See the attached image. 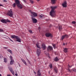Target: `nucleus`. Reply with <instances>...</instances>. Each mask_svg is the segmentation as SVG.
Here are the masks:
<instances>
[{
  "label": "nucleus",
  "instance_id": "nucleus-13",
  "mask_svg": "<svg viewBox=\"0 0 76 76\" xmlns=\"http://www.w3.org/2000/svg\"><path fill=\"white\" fill-rule=\"evenodd\" d=\"M48 51L49 50L50 51H52L53 50V47L49 46L48 47Z\"/></svg>",
  "mask_w": 76,
  "mask_h": 76
},
{
  "label": "nucleus",
  "instance_id": "nucleus-17",
  "mask_svg": "<svg viewBox=\"0 0 76 76\" xmlns=\"http://www.w3.org/2000/svg\"><path fill=\"white\" fill-rule=\"evenodd\" d=\"M54 70L55 73H57V72H58V69H57V68L55 67L54 69Z\"/></svg>",
  "mask_w": 76,
  "mask_h": 76
},
{
  "label": "nucleus",
  "instance_id": "nucleus-46",
  "mask_svg": "<svg viewBox=\"0 0 76 76\" xmlns=\"http://www.w3.org/2000/svg\"><path fill=\"white\" fill-rule=\"evenodd\" d=\"M28 63H29V64H30L31 65V62H29Z\"/></svg>",
  "mask_w": 76,
  "mask_h": 76
},
{
  "label": "nucleus",
  "instance_id": "nucleus-22",
  "mask_svg": "<svg viewBox=\"0 0 76 76\" xmlns=\"http://www.w3.org/2000/svg\"><path fill=\"white\" fill-rule=\"evenodd\" d=\"M49 66L50 67V69H52L53 67V64H50L49 65Z\"/></svg>",
  "mask_w": 76,
  "mask_h": 76
},
{
  "label": "nucleus",
  "instance_id": "nucleus-56",
  "mask_svg": "<svg viewBox=\"0 0 76 76\" xmlns=\"http://www.w3.org/2000/svg\"><path fill=\"white\" fill-rule=\"evenodd\" d=\"M10 60H12V58H11Z\"/></svg>",
  "mask_w": 76,
  "mask_h": 76
},
{
  "label": "nucleus",
  "instance_id": "nucleus-15",
  "mask_svg": "<svg viewBox=\"0 0 76 76\" xmlns=\"http://www.w3.org/2000/svg\"><path fill=\"white\" fill-rule=\"evenodd\" d=\"M1 22L4 23H6V20L4 19H1Z\"/></svg>",
  "mask_w": 76,
  "mask_h": 76
},
{
  "label": "nucleus",
  "instance_id": "nucleus-23",
  "mask_svg": "<svg viewBox=\"0 0 76 76\" xmlns=\"http://www.w3.org/2000/svg\"><path fill=\"white\" fill-rule=\"evenodd\" d=\"M76 72V69H72V72Z\"/></svg>",
  "mask_w": 76,
  "mask_h": 76
},
{
  "label": "nucleus",
  "instance_id": "nucleus-39",
  "mask_svg": "<svg viewBox=\"0 0 76 76\" xmlns=\"http://www.w3.org/2000/svg\"><path fill=\"white\" fill-rule=\"evenodd\" d=\"M9 39H10V41H11L13 42V40H12V39H11L9 38Z\"/></svg>",
  "mask_w": 76,
  "mask_h": 76
},
{
  "label": "nucleus",
  "instance_id": "nucleus-34",
  "mask_svg": "<svg viewBox=\"0 0 76 76\" xmlns=\"http://www.w3.org/2000/svg\"><path fill=\"white\" fill-rule=\"evenodd\" d=\"M39 17H40V18H42V16L41 15H39Z\"/></svg>",
  "mask_w": 76,
  "mask_h": 76
},
{
  "label": "nucleus",
  "instance_id": "nucleus-2",
  "mask_svg": "<svg viewBox=\"0 0 76 76\" xmlns=\"http://www.w3.org/2000/svg\"><path fill=\"white\" fill-rule=\"evenodd\" d=\"M11 37L12 38H14L15 39H16V41L17 42H21V40L20 37L18 36H16L15 35H12L11 36Z\"/></svg>",
  "mask_w": 76,
  "mask_h": 76
},
{
  "label": "nucleus",
  "instance_id": "nucleus-18",
  "mask_svg": "<svg viewBox=\"0 0 76 76\" xmlns=\"http://www.w3.org/2000/svg\"><path fill=\"white\" fill-rule=\"evenodd\" d=\"M14 60H11L10 62V65H12L13 64V63H14Z\"/></svg>",
  "mask_w": 76,
  "mask_h": 76
},
{
  "label": "nucleus",
  "instance_id": "nucleus-8",
  "mask_svg": "<svg viewBox=\"0 0 76 76\" xmlns=\"http://www.w3.org/2000/svg\"><path fill=\"white\" fill-rule=\"evenodd\" d=\"M62 5L64 7H67V2L66 1L64 2L62 4Z\"/></svg>",
  "mask_w": 76,
  "mask_h": 76
},
{
  "label": "nucleus",
  "instance_id": "nucleus-52",
  "mask_svg": "<svg viewBox=\"0 0 76 76\" xmlns=\"http://www.w3.org/2000/svg\"><path fill=\"white\" fill-rule=\"evenodd\" d=\"M34 73L35 74H37V73H36V72H34Z\"/></svg>",
  "mask_w": 76,
  "mask_h": 76
},
{
  "label": "nucleus",
  "instance_id": "nucleus-42",
  "mask_svg": "<svg viewBox=\"0 0 76 76\" xmlns=\"http://www.w3.org/2000/svg\"><path fill=\"white\" fill-rule=\"evenodd\" d=\"M4 2H6V1H7L5 0H4Z\"/></svg>",
  "mask_w": 76,
  "mask_h": 76
},
{
  "label": "nucleus",
  "instance_id": "nucleus-24",
  "mask_svg": "<svg viewBox=\"0 0 76 76\" xmlns=\"http://www.w3.org/2000/svg\"><path fill=\"white\" fill-rule=\"evenodd\" d=\"M52 45L53 46L54 49L56 48V44H53Z\"/></svg>",
  "mask_w": 76,
  "mask_h": 76
},
{
  "label": "nucleus",
  "instance_id": "nucleus-49",
  "mask_svg": "<svg viewBox=\"0 0 76 76\" xmlns=\"http://www.w3.org/2000/svg\"><path fill=\"white\" fill-rule=\"evenodd\" d=\"M37 1H39L40 0H37Z\"/></svg>",
  "mask_w": 76,
  "mask_h": 76
},
{
  "label": "nucleus",
  "instance_id": "nucleus-16",
  "mask_svg": "<svg viewBox=\"0 0 76 76\" xmlns=\"http://www.w3.org/2000/svg\"><path fill=\"white\" fill-rule=\"evenodd\" d=\"M39 43H37L36 44V45L37 47V48H39V49H41V48L39 46Z\"/></svg>",
  "mask_w": 76,
  "mask_h": 76
},
{
  "label": "nucleus",
  "instance_id": "nucleus-36",
  "mask_svg": "<svg viewBox=\"0 0 76 76\" xmlns=\"http://www.w3.org/2000/svg\"><path fill=\"white\" fill-rule=\"evenodd\" d=\"M0 32H3V30L2 29H0Z\"/></svg>",
  "mask_w": 76,
  "mask_h": 76
},
{
  "label": "nucleus",
  "instance_id": "nucleus-30",
  "mask_svg": "<svg viewBox=\"0 0 76 76\" xmlns=\"http://www.w3.org/2000/svg\"><path fill=\"white\" fill-rule=\"evenodd\" d=\"M28 31L30 33V34H33V32H32V31L31 30H28Z\"/></svg>",
  "mask_w": 76,
  "mask_h": 76
},
{
  "label": "nucleus",
  "instance_id": "nucleus-6",
  "mask_svg": "<svg viewBox=\"0 0 76 76\" xmlns=\"http://www.w3.org/2000/svg\"><path fill=\"white\" fill-rule=\"evenodd\" d=\"M65 38H69V35L66 34L62 36L61 37V39H62V40H63V39H64Z\"/></svg>",
  "mask_w": 76,
  "mask_h": 76
},
{
  "label": "nucleus",
  "instance_id": "nucleus-40",
  "mask_svg": "<svg viewBox=\"0 0 76 76\" xmlns=\"http://www.w3.org/2000/svg\"><path fill=\"white\" fill-rule=\"evenodd\" d=\"M27 61H28V63H29V62H30V61H29V60H28V59L27 58Z\"/></svg>",
  "mask_w": 76,
  "mask_h": 76
},
{
  "label": "nucleus",
  "instance_id": "nucleus-32",
  "mask_svg": "<svg viewBox=\"0 0 76 76\" xmlns=\"http://www.w3.org/2000/svg\"><path fill=\"white\" fill-rule=\"evenodd\" d=\"M68 70L69 72H70V73H71L72 72V69L71 70H70V69H68Z\"/></svg>",
  "mask_w": 76,
  "mask_h": 76
},
{
  "label": "nucleus",
  "instance_id": "nucleus-25",
  "mask_svg": "<svg viewBox=\"0 0 76 76\" xmlns=\"http://www.w3.org/2000/svg\"><path fill=\"white\" fill-rule=\"evenodd\" d=\"M4 63H6L7 62V59L5 58H4Z\"/></svg>",
  "mask_w": 76,
  "mask_h": 76
},
{
  "label": "nucleus",
  "instance_id": "nucleus-4",
  "mask_svg": "<svg viewBox=\"0 0 76 76\" xmlns=\"http://www.w3.org/2000/svg\"><path fill=\"white\" fill-rule=\"evenodd\" d=\"M7 15L10 17H12L13 16V11L12 9H10V10H9L7 12Z\"/></svg>",
  "mask_w": 76,
  "mask_h": 76
},
{
  "label": "nucleus",
  "instance_id": "nucleus-27",
  "mask_svg": "<svg viewBox=\"0 0 76 76\" xmlns=\"http://www.w3.org/2000/svg\"><path fill=\"white\" fill-rule=\"evenodd\" d=\"M7 22H10V20L7 19V20H6V23Z\"/></svg>",
  "mask_w": 76,
  "mask_h": 76
},
{
  "label": "nucleus",
  "instance_id": "nucleus-33",
  "mask_svg": "<svg viewBox=\"0 0 76 76\" xmlns=\"http://www.w3.org/2000/svg\"><path fill=\"white\" fill-rule=\"evenodd\" d=\"M30 1L31 3H34V1H33V0H30Z\"/></svg>",
  "mask_w": 76,
  "mask_h": 76
},
{
  "label": "nucleus",
  "instance_id": "nucleus-44",
  "mask_svg": "<svg viewBox=\"0 0 76 76\" xmlns=\"http://www.w3.org/2000/svg\"><path fill=\"white\" fill-rule=\"evenodd\" d=\"M51 26H52V25H51V24L50 25V26H49V27H51Z\"/></svg>",
  "mask_w": 76,
  "mask_h": 76
},
{
  "label": "nucleus",
  "instance_id": "nucleus-10",
  "mask_svg": "<svg viewBox=\"0 0 76 76\" xmlns=\"http://www.w3.org/2000/svg\"><path fill=\"white\" fill-rule=\"evenodd\" d=\"M32 20L33 23H37V20L35 18H33Z\"/></svg>",
  "mask_w": 76,
  "mask_h": 76
},
{
  "label": "nucleus",
  "instance_id": "nucleus-14",
  "mask_svg": "<svg viewBox=\"0 0 76 76\" xmlns=\"http://www.w3.org/2000/svg\"><path fill=\"white\" fill-rule=\"evenodd\" d=\"M56 1L57 0H51V3H52V4H54L56 3Z\"/></svg>",
  "mask_w": 76,
  "mask_h": 76
},
{
  "label": "nucleus",
  "instance_id": "nucleus-9",
  "mask_svg": "<svg viewBox=\"0 0 76 76\" xmlns=\"http://www.w3.org/2000/svg\"><path fill=\"white\" fill-rule=\"evenodd\" d=\"M48 37L50 38H53V35L51 33H48Z\"/></svg>",
  "mask_w": 76,
  "mask_h": 76
},
{
  "label": "nucleus",
  "instance_id": "nucleus-37",
  "mask_svg": "<svg viewBox=\"0 0 76 76\" xmlns=\"http://www.w3.org/2000/svg\"><path fill=\"white\" fill-rule=\"evenodd\" d=\"M10 70L11 72H12V73L13 72V71L12 70V69H10Z\"/></svg>",
  "mask_w": 76,
  "mask_h": 76
},
{
  "label": "nucleus",
  "instance_id": "nucleus-45",
  "mask_svg": "<svg viewBox=\"0 0 76 76\" xmlns=\"http://www.w3.org/2000/svg\"><path fill=\"white\" fill-rule=\"evenodd\" d=\"M40 28H40V27H38V29H40Z\"/></svg>",
  "mask_w": 76,
  "mask_h": 76
},
{
  "label": "nucleus",
  "instance_id": "nucleus-21",
  "mask_svg": "<svg viewBox=\"0 0 76 76\" xmlns=\"http://www.w3.org/2000/svg\"><path fill=\"white\" fill-rule=\"evenodd\" d=\"M54 60L55 61H58L59 60V59L57 57H56L54 58Z\"/></svg>",
  "mask_w": 76,
  "mask_h": 76
},
{
  "label": "nucleus",
  "instance_id": "nucleus-5",
  "mask_svg": "<svg viewBox=\"0 0 76 76\" xmlns=\"http://www.w3.org/2000/svg\"><path fill=\"white\" fill-rule=\"evenodd\" d=\"M36 53L38 57L39 56L40 54H41V50H40L38 49H37Z\"/></svg>",
  "mask_w": 76,
  "mask_h": 76
},
{
  "label": "nucleus",
  "instance_id": "nucleus-1",
  "mask_svg": "<svg viewBox=\"0 0 76 76\" xmlns=\"http://www.w3.org/2000/svg\"><path fill=\"white\" fill-rule=\"evenodd\" d=\"M50 7L52 10L50 12V15L52 17H54V16H56V13H55L56 11L54 10L57 7V6L51 7Z\"/></svg>",
  "mask_w": 76,
  "mask_h": 76
},
{
  "label": "nucleus",
  "instance_id": "nucleus-7",
  "mask_svg": "<svg viewBox=\"0 0 76 76\" xmlns=\"http://www.w3.org/2000/svg\"><path fill=\"white\" fill-rule=\"evenodd\" d=\"M30 12H31V15H32L33 16H34V17H37V14L35 13V12H33L31 11H30Z\"/></svg>",
  "mask_w": 76,
  "mask_h": 76
},
{
  "label": "nucleus",
  "instance_id": "nucleus-48",
  "mask_svg": "<svg viewBox=\"0 0 76 76\" xmlns=\"http://www.w3.org/2000/svg\"><path fill=\"white\" fill-rule=\"evenodd\" d=\"M48 57H49V58H50V56L48 55Z\"/></svg>",
  "mask_w": 76,
  "mask_h": 76
},
{
  "label": "nucleus",
  "instance_id": "nucleus-29",
  "mask_svg": "<svg viewBox=\"0 0 76 76\" xmlns=\"http://www.w3.org/2000/svg\"><path fill=\"white\" fill-rule=\"evenodd\" d=\"M8 51L9 52V53H10V54H12V51H11V50H8Z\"/></svg>",
  "mask_w": 76,
  "mask_h": 76
},
{
  "label": "nucleus",
  "instance_id": "nucleus-43",
  "mask_svg": "<svg viewBox=\"0 0 76 76\" xmlns=\"http://www.w3.org/2000/svg\"><path fill=\"white\" fill-rule=\"evenodd\" d=\"M23 1H24V2H25V3L26 2V1L25 0H23Z\"/></svg>",
  "mask_w": 76,
  "mask_h": 76
},
{
  "label": "nucleus",
  "instance_id": "nucleus-3",
  "mask_svg": "<svg viewBox=\"0 0 76 76\" xmlns=\"http://www.w3.org/2000/svg\"><path fill=\"white\" fill-rule=\"evenodd\" d=\"M15 4L19 9H22L23 7L22 5L21 4H20V1L19 0H15Z\"/></svg>",
  "mask_w": 76,
  "mask_h": 76
},
{
  "label": "nucleus",
  "instance_id": "nucleus-53",
  "mask_svg": "<svg viewBox=\"0 0 76 76\" xmlns=\"http://www.w3.org/2000/svg\"><path fill=\"white\" fill-rule=\"evenodd\" d=\"M0 76H2V75H1V74H0Z\"/></svg>",
  "mask_w": 76,
  "mask_h": 76
},
{
  "label": "nucleus",
  "instance_id": "nucleus-11",
  "mask_svg": "<svg viewBox=\"0 0 76 76\" xmlns=\"http://www.w3.org/2000/svg\"><path fill=\"white\" fill-rule=\"evenodd\" d=\"M37 75L38 76H41V73L40 72V70H39L37 72Z\"/></svg>",
  "mask_w": 76,
  "mask_h": 76
},
{
  "label": "nucleus",
  "instance_id": "nucleus-51",
  "mask_svg": "<svg viewBox=\"0 0 76 76\" xmlns=\"http://www.w3.org/2000/svg\"><path fill=\"white\" fill-rule=\"evenodd\" d=\"M7 76H10V75H7Z\"/></svg>",
  "mask_w": 76,
  "mask_h": 76
},
{
  "label": "nucleus",
  "instance_id": "nucleus-35",
  "mask_svg": "<svg viewBox=\"0 0 76 76\" xmlns=\"http://www.w3.org/2000/svg\"><path fill=\"white\" fill-rule=\"evenodd\" d=\"M72 23H73V24H75V23H76V22L75 21H73Z\"/></svg>",
  "mask_w": 76,
  "mask_h": 76
},
{
  "label": "nucleus",
  "instance_id": "nucleus-12",
  "mask_svg": "<svg viewBox=\"0 0 76 76\" xmlns=\"http://www.w3.org/2000/svg\"><path fill=\"white\" fill-rule=\"evenodd\" d=\"M21 60L22 61L23 63L24 64H25V65L26 66H27V64H26V61L24 60L23 59L21 58Z\"/></svg>",
  "mask_w": 76,
  "mask_h": 76
},
{
  "label": "nucleus",
  "instance_id": "nucleus-20",
  "mask_svg": "<svg viewBox=\"0 0 76 76\" xmlns=\"http://www.w3.org/2000/svg\"><path fill=\"white\" fill-rule=\"evenodd\" d=\"M64 51L65 53H67V48H64Z\"/></svg>",
  "mask_w": 76,
  "mask_h": 76
},
{
  "label": "nucleus",
  "instance_id": "nucleus-50",
  "mask_svg": "<svg viewBox=\"0 0 76 76\" xmlns=\"http://www.w3.org/2000/svg\"><path fill=\"white\" fill-rule=\"evenodd\" d=\"M3 5H2L1 4H0V6H2Z\"/></svg>",
  "mask_w": 76,
  "mask_h": 76
},
{
  "label": "nucleus",
  "instance_id": "nucleus-38",
  "mask_svg": "<svg viewBox=\"0 0 76 76\" xmlns=\"http://www.w3.org/2000/svg\"><path fill=\"white\" fill-rule=\"evenodd\" d=\"M68 66L69 67H72V65L70 66V65H69L68 64Z\"/></svg>",
  "mask_w": 76,
  "mask_h": 76
},
{
  "label": "nucleus",
  "instance_id": "nucleus-55",
  "mask_svg": "<svg viewBox=\"0 0 76 76\" xmlns=\"http://www.w3.org/2000/svg\"><path fill=\"white\" fill-rule=\"evenodd\" d=\"M1 57V56H0V57Z\"/></svg>",
  "mask_w": 76,
  "mask_h": 76
},
{
  "label": "nucleus",
  "instance_id": "nucleus-54",
  "mask_svg": "<svg viewBox=\"0 0 76 76\" xmlns=\"http://www.w3.org/2000/svg\"><path fill=\"white\" fill-rule=\"evenodd\" d=\"M67 43H66V45H67Z\"/></svg>",
  "mask_w": 76,
  "mask_h": 76
},
{
  "label": "nucleus",
  "instance_id": "nucleus-28",
  "mask_svg": "<svg viewBox=\"0 0 76 76\" xmlns=\"http://www.w3.org/2000/svg\"><path fill=\"white\" fill-rule=\"evenodd\" d=\"M16 4L15 3H14L12 4V7H16Z\"/></svg>",
  "mask_w": 76,
  "mask_h": 76
},
{
  "label": "nucleus",
  "instance_id": "nucleus-31",
  "mask_svg": "<svg viewBox=\"0 0 76 76\" xmlns=\"http://www.w3.org/2000/svg\"><path fill=\"white\" fill-rule=\"evenodd\" d=\"M45 35L47 37H48V32L46 33L45 34Z\"/></svg>",
  "mask_w": 76,
  "mask_h": 76
},
{
  "label": "nucleus",
  "instance_id": "nucleus-47",
  "mask_svg": "<svg viewBox=\"0 0 76 76\" xmlns=\"http://www.w3.org/2000/svg\"><path fill=\"white\" fill-rule=\"evenodd\" d=\"M15 76H18V74H15Z\"/></svg>",
  "mask_w": 76,
  "mask_h": 76
},
{
  "label": "nucleus",
  "instance_id": "nucleus-41",
  "mask_svg": "<svg viewBox=\"0 0 76 76\" xmlns=\"http://www.w3.org/2000/svg\"><path fill=\"white\" fill-rule=\"evenodd\" d=\"M63 45H66V43L64 42L63 43Z\"/></svg>",
  "mask_w": 76,
  "mask_h": 76
},
{
  "label": "nucleus",
  "instance_id": "nucleus-19",
  "mask_svg": "<svg viewBox=\"0 0 76 76\" xmlns=\"http://www.w3.org/2000/svg\"><path fill=\"white\" fill-rule=\"evenodd\" d=\"M42 47L43 50H45V48H46V46L45 45H42Z\"/></svg>",
  "mask_w": 76,
  "mask_h": 76
},
{
  "label": "nucleus",
  "instance_id": "nucleus-26",
  "mask_svg": "<svg viewBox=\"0 0 76 76\" xmlns=\"http://www.w3.org/2000/svg\"><path fill=\"white\" fill-rule=\"evenodd\" d=\"M58 28L60 31V30H62V27L61 26H59Z\"/></svg>",
  "mask_w": 76,
  "mask_h": 76
}]
</instances>
